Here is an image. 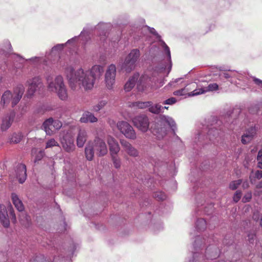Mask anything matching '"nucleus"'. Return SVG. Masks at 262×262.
Instances as JSON below:
<instances>
[{"mask_svg":"<svg viewBox=\"0 0 262 262\" xmlns=\"http://www.w3.org/2000/svg\"><path fill=\"white\" fill-rule=\"evenodd\" d=\"M103 67L100 65H94L90 70H84L79 68L75 70L71 66L66 68L64 73L70 88L76 90L82 86L84 90H92L95 82L99 80L103 73Z\"/></svg>","mask_w":262,"mask_h":262,"instance_id":"obj_1","label":"nucleus"},{"mask_svg":"<svg viewBox=\"0 0 262 262\" xmlns=\"http://www.w3.org/2000/svg\"><path fill=\"white\" fill-rule=\"evenodd\" d=\"M139 73H135L129 77L124 85V90L126 92H129L135 86L137 82V88L139 91L148 92L150 90H156L163 85L161 83L160 85H157L155 78L149 77L147 74H144L139 78Z\"/></svg>","mask_w":262,"mask_h":262,"instance_id":"obj_2","label":"nucleus"},{"mask_svg":"<svg viewBox=\"0 0 262 262\" xmlns=\"http://www.w3.org/2000/svg\"><path fill=\"white\" fill-rule=\"evenodd\" d=\"M165 124L169 125L173 132L177 128L176 124L172 118L165 115L161 116L151 126L152 133L158 139H162L167 134Z\"/></svg>","mask_w":262,"mask_h":262,"instance_id":"obj_3","label":"nucleus"},{"mask_svg":"<svg viewBox=\"0 0 262 262\" xmlns=\"http://www.w3.org/2000/svg\"><path fill=\"white\" fill-rule=\"evenodd\" d=\"M46 79L48 88L50 91L56 93L61 100H67V90L63 82V77L61 75L57 76L54 80H52L50 76H48Z\"/></svg>","mask_w":262,"mask_h":262,"instance_id":"obj_4","label":"nucleus"},{"mask_svg":"<svg viewBox=\"0 0 262 262\" xmlns=\"http://www.w3.org/2000/svg\"><path fill=\"white\" fill-rule=\"evenodd\" d=\"M140 52L138 49L130 51L126 56L121 65V69L126 73H129L134 70L136 66V62L140 56Z\"/></svg>","mask_w":262,"mask_h":262,"instance_id":"obj_5","label":"nucleus"},{"mask_svg":"<svg viewBox=\"0 0 262 262\" xmlns=\"http://www.w3.org/2000/svg\"><path fill=\"white\" fill-rule=\"evenodd\" d=\"M221 129H219L216 126H213L210 128L207 133V136L206 139L204 137V134L202 133H199L195 138V140L198 139V141L195 140V142H199L202 144H207L208 142L206 140H208L213 143L217 142L219 140Z\"/></svg>","mask_w":262,"mask_h":262,"instance_id":"obj_6","label":"nucleus"},{"mask_svg":"<svg viewBox=\"0 0 262 262\" xmlns=\"http://www.w3.org/2000/svg\"><path fill=\"white\" fill-rule=\"evenodd\" d=\"M161 46H162L164 51L166 54L163 60L161 62L160 64L156 67V70L158 72H162L164 70L167 69V74H168L172 67V62L171 60V54L169 47L164 42H161Z\"/></svg>","mask_w":262,"mask_h":262,"instance_id":"obj_7","label":"nucleus"},{"mask_svg":"<svg viewBox=\"0 0 262 262\" xmlns=\"http://www.w3.org/2000/svg\"><path fill=\"white\" fill-rule=\"evenodd\" d=\"M116 76V67L111 64L106 69L104 75V82L108 90H112L115 83Z\"/></svg>","mask_w":262,"mask_h":262,"instance_id":"obj_8","label":"nucleus"},{"mask_svg":"<svg viewBox=\"0 0 262 262\" xmlns=\"http://www.w3.org/2000/svg\"><path fill=\"white\" fill-rule=\"evenodd\" d=\"M79 37L83 41V43H85L86 42H87L88 39L90 38L89 31L86 29H83V31L81 32L79 36H75L72 38L68 40L66 43L57 44V45L53 47L52 49V53H54L55 51H59L62 50L66 45L70 43H75Z\"/></svg>","mask_w":262,"mask_h":262,"instance_id":"obj_9","label":"nucleus"},{"mask_svg":"<svg viewBox=\"0 0 262 262\" xmlns=\"http://www.w3.org/2000/svg\"><path fill=\"white\" fill-rule=\"evenodd\" d=\"M8 211H9L12 219L15 220L16 216L12 205L11 204H9L7 209L5 205H0V221L5 227H8L10 225Z\"/></svg>","mask_w":262,"mask_h":262,"instance_id":"obj_10","label":"nucleus"},{"mask_svg":"<svg viewBox=\"0 0 262 262\" xmlns=\"http://www.w3.org/2000/svg\"><path fill=\"white\" fill-rule=\"evenodd\" d=\"M60 142L63 149L68 152H72L75 149L74 138L69 132H63L60 135Z\"/></svg>","mask_w":262,"mask_h":262,"instance_id":"obj_11","label":"nucleus"},{"mask_svg":"<svg viewBox=\"0 0 262 262\" xmlns=\"http://www.w3.org/2000/svg\"><path fill=\"white\" fill-rule=\"evenodd\" d=\"M117 127L126 138L132 140L136 138L135 131L128 122L124 121H119L117 123Z\"/></svg>","mask_w":262,"mask_h":262,"instance_id":"obj_12","label":"nucleus"},{"mask_svg":"<svg viewBox=\"0 0 262 262\" xmlns=\"http://www.w3.org/2000/svg\"><path fill=\"white\" fill-rule=\"evenodd\" d=\"M26 86L28 87L27 95L32 96L42 86L41 79L39 76H34L28 79L26 81Z\"/></svg>","mask_w":262,"mask_h":262,"instance_id":"obj_13","label":"nucleus"},{"mask_svg":"<svg viewBox=\"0 0 262 262\" xmlns=\"http://www.w3.org/2000/svg\"><path fill=\"white\" fill-rule=\"evenodd\" d=\"M50 125L53 126L54 129L58 130L62 126V123L58 120H53L52 118H50L45 121L42 127L48 135H52L54 132V130L50 127Z\"/></svg>","mask_w":262,"mask_h":262,"instance_id":"obj_14","label":"nucleus"},{"mask_svg":"<svg viewBox=\"0 0 262 262\" xmlns=\"http://www.w3.org/2000/svg\"><path fill=\"white\" fill-rule=\"evenodd\" d=\"M134 125L143 132L147 130L149 127V120L145 115H140L135 117L132 120Z\"/></svg>","mask_w":262,"mask_h":262,"instance_id":"obj_15","label":"nucleus"},{"mask_svg":"<svg viewBox=\"0 0 262 262\" xmlns=\"http://www.w3.org/2000/svg\"><path fill=\"white\" fill-rule=\"evenodd\" d=\"M219 89V85L216 83H211L206 86L196 88L192 92L188 94V97H192L206 93L208 92L217 91Z\"/></svg>","mask_w":262,"mask_h":262,"instance_id":"obj_16","label":"nucleus"},{"mask_svg":"<svg viewBox=\"0 0 262 262\" xmlns=\"http://www.w3.org/2000/svg\"><path fill=\"white\" fill-rule=\"evenodd\" d=\"M96 154L99 156H103L106 155L107 152V148L105 142L99 138H96L94 142H91Z\"/></svg>","mask_w":262,"mask_h":262,"instance_id":"obj_17","label":"nucleus"},{"mask_svg":"<svg viewBox=\"0 0 262 262\" xmlns=\"http://www.w3.org/2000/svg\"><path fill=\"white\" fill-rule=\"evenodd\" d=\"M25 91L23 84H18L14 90L12 97V106L14 107L20 100Z\"/></svg>","mask_w":262,"mask_h":262,"instance_id":"obj_18","label":"nucleus"},{"mask_svg":"<svg viewBox=\"0 0 262 262\" xmlns=\"http://www.w3.org/2000/svg\"><path fill=\"white\" fill-rule=\"evenodd\" d=\"M106 140L109 146L111 155H117L120 150V146L117 140L111 136L107 137Z\"/></svg>","mask_w":262,"mask_h":262,"instance_id":"obj_19","label":"nucleus"},{"mask_svg":"<svg viewBox=\"0 0 262 262\" xmlns=\"http://www.w3.org/2000/svg\"><path fill=\"white\" fill-rule=\"evenodd\" d=\"M26 166L24 164H19L17 165L16 169V177L20 183H23L27 178Z\"/></svg>","mask_w":262,"mask_h":262,"instance_id":"obj_20","label":"nucleus"},{"mask_svg":"<svg viewBox=\"0 0 262 262\" xmlns=\"http://www.w3.org/2000/svg\"><path fill=\"white\" fill-rule=\"evenodd\" d=\"M120 143L124 150L128 155L135 157L138 156L139 152L138 150L128 142L122 140L120 141Z\"/></svg>","mask_w":262,"mask_h":262,"instance_id":"obj_21","label":"nucleus"},{"mask_svg":"<svg viewBox=\"0 0 262 262\" xmlns=\"http://www.w3.org/2000/svg\"><path fill=\"white\" fill-rule=\"evenodd\" d=\"M15 117V113L11 112L7 115L2 120L1 129L3 131L7 130L11 125Z\"/></svg>","mask_w":262,"mask_h":262,"instance_id":"obj_22","label":"nucleus"},{"mask_svg":"<svg viewBox=\"0 0 262 262\" xmlns=\"http://www.w3.org/2000/svg\"><path fill=\"white\" fill-rule=\"evenodd\" d=\"M256 129L255 126H252L248 128L243 135L242 142L243 144L249 143L256 134Z\"/></svg>","mask_w":262,"mask_h":262,"instance_id":"obj_23","label":"nucleus"},{"mask_svg":"<svg viewBox=\"0 0 262 262\" xmlns=\"http://www.w3.org/2000/svg\"><path fill=\"white\" fill-rule=\"evenodd\" d=\"M87 132L84 128H79L77 137V145L82 147L87 140Z\"/></svg>","mask_w":262,"mask_h":262,"instance_id":"obj_24","label":"nucleus"},{"mask_svg":"<svg viewBox=\"0 0 262 262\" xmlns=\"http://www.w3.org/2000/svg\"><path fill=\"white\" fill-rule=\"evenodd\" d=\"M98 121V119L90 112H84L80 119L81 123H95Z\"/></svg>","mask_w":262,"mask_h":262,"instance_id":"obj_25","label":"nucleus"},{"mask_svg":"<svg viewBox=\"0 0 262 262\" xmlns=\"http://www.w3.org/2000/svg\"><path fill=\"white\" fill-rule=\"evenodd\" d=\"M11 199L13 204L15 206L16 209L19 211L22 212L24 210V206L21 201L19 199L18 195L15 193L11 194Z\"/></svg>","mask_w":262,"mask_h":262,"instance_id":"obj_26","label":"nucleus"},{"mask_svg":"<svg viewBox=\"0 0 262 262\" xmlns=\"http://www.w3.org/2000/svg\"><path fill=\"white\" fill-rule=\"evenodd\" d=\"M151 105V101H146V102H141V101H137L132 103L129 105V107L133 108H140V109H144L146 108H148Z\"/></svg>","mask_w":262,"mask_h":262,"instance_id":"obj_27","label":"nucleus"},{"mask_svg":"<svg viewBox=\"0 0 262 262\" xmlns=\"http://www.w3.org/2000/svg\"><path fill=\"white\" fill-rule=\"evenodd\" d=\"M94 146L91 142H89L85 148V155L87 160H92L94 157Z\"/></svg>","mask_w":262,"mask_h":262,"instance_id":"obj_28","label":"nucleus"},{"mask_svg":"<svg viewBox=\"0 0 262 262\" xmlns=\"http://www.w3.org/2000/svg\"><path fill=\"white\" fill-rule=\"evenodd\" d=\"M12 97V94L10 91H6L2 95L1 98V104L5 105L8 104L10 102V99Z\"/></svg>","mask_w":262,"mask_h":262,"instance_id":"obj_29","label":"nucleus"},{"mask_svg":"<svg viewBox=\"0 0 262 262\" xmlns=\"http://www.w3.org/2000/svg\"><path fill=\"white\" fill-rule=\"evenodd\" d=\"M17 58H18V61L21 63H24L26 61H30L33 63H38L41 62L43 60L42 57H36V56L31 58L28 59H25V58H24L22 57H20L19 56H18Z\"/></svg>","mask_w":262,"mask_h":262,"instance_id":"obj_30","label":"nucleus"},{"mask_svg":"<svg viewBox=\"0 0 262 262\" xmlns=\"http://www.w3.org/2000/svg\"><path fill=\"white\" fill-rule=\"evenodd\" d=\"M210 250H211V248H207L205 251V257L207 259H215L218 257V253L217 252V250L215 249L213 251L210 252Z\"/></svg>","mask_w":262,"mask_h":262,"instance_id":"obj_31","label":"nucleus"},{"mask_svg":"<svg viewBox=\"0 0 262 262\" xmlns=\"http://www.w3.org/2000/svg\"><path fill=\"white\" fill-rule=\"evenodd\" d=\"M107 104V101L104 100L99 101L98 103L92 106V111L98 112L102 110Z\"/></svg>","mask_w":262,"mask_h":262,"instance_id":"obj_32","label":"nucleus"},{"mask_svg":"<svg viewBox=\"0 0 262 262\" xmlns=\"http://www.w3.org/2000/svg\"><path fill=\"white\" fill-rule=\"evenodd\" d=\"M149 111L154 114H159L163 112V106L159 104H151L149 107Z\"/></svg>","mask_w":262,"mask_h":262,"instance_id":"obj_33","label":"nucleus"},{"mask_svg":"<svg viewBox=\"0 0 262 262\" xmlns=\"http://www.w3.org/2000/svg\"><path fill=\"white\" fill-rule=\"evenodd\" d=\"M206 222L203 219H199L196 222V228L200 231H204L206 228Z\"/></svg>","mask_w":262,"mask_h":262,"instance_id":"obj_34","label":"nucleus"},{"mask_svg":"<svg viewBox=\"0 0 262 262\" xmlns=\"http://www.w3.org/2000/svg\"><path fill=\"white\" fill-rule=\"evenodd\" d=\"M34 162H37V161H40L44 156L45 152L43 150H39L37 152V150L36 148H34L32 150V155H34L36 154Z\"/></svg>","mask_w":262,"mask_h":262,"instance_id":"obj_35","label":"nucleus"},{"mask_svg":"<svg viewBox=\"0 0 262 262\" xmlns=\"http://www.w3.org/2000/svg\"><path fill=\"white\" fill-rule=\"evenodd\" d=\"M232 76L230 75V72L229 71L221 72L219 74V78L220 80L223 82L225 81L226 79H231Z\"/></svg>","mask_w":262,"mask_h":262,"instance_id":"obj_36","label":"nucleus"},{"mask_svg":"<svg viewBox=\"0 0 262 262\" xmlns=\"http://www.w3.org/2000/svg\"><path fill=\"white\" fill-rule=\"evenodd\" d=\"M204 259V256L197 251L193 252V259L190 262H201Z\"/></svg>","mask_w":262,"mask_h":262,"instance_id":"obj_37","label":"nucleus"},{"mask_svg":"<svg viewBox=\"0 0 262 262\" xmlns=\"http://www.w3.org/2000/svg\"><path fill=\"white\" fill-rule=\"evenodd\" d=\"M230 72V75L232 76L231 79L229 80V81L231 83H233L234 82L232 80V78H235L237 79L241 80L242 77V75L236 71L229 70Z\"/></svg>","mask_w":262,"mask_h":262,"instance_id":"obj_38","label":"nucleus"},{"mask_svg":"<svg viewBox=\"0 0 262 262\" xmlns=\"http://www.w3.org/2000/svg\"><path fill=\"white\" fill-rule=\"evenodd\" d=\"M115 168H119L121 166V161L117 155L111 156Z\"/></svg>","mask_w":262,"mask_h":262,"instance_id":"obj_39","label":"nucleus"},{"mask_svg":"<svg viewBox=\"0 0 262 262\" xmlns=\"http://www.w3.org/2000/svg\"><path fill=\"white\" fill-rule=\"evenodd\" d=\"M242 183V180L239 179L233 181L230 183L229 188L232 190H235Z\"/></svg>","mask_w":262,"mask_h":262,"instance_id":"obj_40","label":"nucleus"},{"mask_svg":"<svg viewBox=\"0 0 262 262\" xmlns=\"http://www.w3.org/2000/svg\"><path fill=\"white\" fill-rule=\"evenodd\" d=\"M154 197L157 200L163 201L166 199L167 196L166 195L164 192L162 191H158L155 193Z\"/></svg>","mask_w":262,"mask_h":262,"instance_id":"obj_41","label":"nucleus"},{"mask_svg":"<svg viewBox=\"0 0 262 262\" xmlns=\"http://www.w3.org/2000/svg\"><path fill=\"white\" fill-rule=\"evenodd\" d=\"M203 244V242L202 241L201 237L199 236L196 237V239L194 242V244L193 245L194 248L195 250L197 251V248H200L201 246Z\"/></svg>","mask_w":262,"mask_h":262,"instance_id":"obj_42","label":"nucleus"},{"mask_svg":"<svg viewBox=\"0 0 262 262\" xmlns=\"http://www.w3.org/2000/svg\"><path fill=\"white\" fill-rule=\"evenodd\" d=\"M59 144L54 139L49 140L46 143V148H51L53 146H58Z\"/></svg>","mask_w":262,"mask_h":262,"instance_id":"obj_43","label":"nucleus"},{"mask_svg":"<svg viewBox=\"0 0 262 262\" xmlns=\"http://www.w3.org/2000/svg\"><path fill=\"white\" fill-rule=\"evenodd\" d=\"M21 140V136L19 134H13L11 139V142L14 143H17L20 142Z\"/></svg>","mask_w":262,"mask_h":262,"instance_id":"obj_44","label":"nucleus"},{"mask_svg":"<svg viewBox=\"0 0 262 262\" xmlns=\"http://www.w3.org/2000/svg\"><path fill=\"white\" fill-rule=\"evenodd\" d=\"M186 90L185 88L181 89L180 90L176 91L173 92V95L176 96H184L186 95ZM189 93H187L186 95H188V94Z\"/></svg>","mask_w":262,"mask_h":262,"instance_id":"obj_45","label":"nucleus"},{"mask_svg":"<svg viewBox=\"0 0 262 262\" xmlns=\"http://www.w3.org/2000/svg\"><path fill=\"white\" fill-rule=\"evenodd\" d=\"M241 196L242 192L239 190L236 191L233 198L234 202H235V203L238 202L241 199Z\"/></svg>","mask_w":262,"mask_h":262,"instance_id":"obj_46","label":"nucleus"},{"mask_svg":"<svg viewBox=\"0 0 262 262\" xmlns=\"http://www.w3.org/2000/svg\"><path fill=\"white\" fill-rule=\"evenodd\" d=\"M252 198V193L251 192L246 193L243 198L242 201L244 203L248 202L250 201Z\"/></svg>","mask_w":262,"mask_h":262,"instance_id":"obj_47","label":"nucleus"},{"mask_svg":"<svg viewBox=\"0 0 262 262\" xmlns=\"http://www.w3.org/2000/svg\"><path fill=\"white\" fill-rule=\"evenodd\" d=\"M177 100L175 98L171 97L164 101L163 104H173L176 102Z\"/></svg>","mask_w":262,"mask_h":262,"instance_id":"obj_48","label":"nucleus"},{"mask_svg":"<svg viewBox=\"0 0 262 262\" xmlns=\"http://www.w3.org/2000/svg\"><path fill=\"white\" fill-rule=\"evenodd\" d=\"M255 235L254 233H250L248 234V240L250 243H253L254 241Z\"/></svg>","mask_w":262,"mask_h":262,"instance_id":"obj_49","label":"nucleus"},{"mask_svg":"<svg viewBox=\"0 0 262 262\" xmlns=\"http://www.w3.org/2000/svg\"><path fill=\"white\" fill-rule=\"evenodd\" d=\"M262 178V171L257 170L254 173V178L260 179Z\"/></svg>","mask_w":262,"mask_h":262,"instance_id":"obj_50","label":"nucleus"},{"mask_svg":"<svg viewBox=\"0 0 262 262\" xmlns=\"http://www.w3.org/2000/svg\"><path fill=\"white\" fill-rule=\"evenodd\" d=\"M253 81L256 84H257L260 88H262V80L257 78L254 77Z\"/></svg>","mask_w":262,"mask_h":262,"instance_id":"obj_51","label":"nucleus"},{"mask_svg":"<svg viewBox=\"0 0 262 262\" xmlns=\"http://www.w3.org/2000/svg\"><path fill=\"white\" fill-rule=\"evenodd\" d=\"M106 24L104 23H100L99 24L97 27V29H104L106 27Z\"/></svg>","mask_w":262,"mask_h":262,"instance_id":"obj_52","label":"nucleus"},{"mask_svg":"<svg viewBox=\"0 0 262 262\" xmlns=\"http://www.w3.org/2000/svg\"><path fill=\"white\" fill-rule=\"evenodd\" d=\"M242 187L244 189H247L249 186V183L247 180H245L244 181H242Z\"/></svg>","mask_w":262,"mask_h":262,"instance_id":"obj_53","label":"nucleus"},{"mask_svg":"<svg viewBox=\"0 0 262 262\" xmlns=\"http://www.w3.org/2000/svg\"><path fill=\"white\" fill-rule=\"evenodd\" d=\"M259 215L258 212H254L253 215V219L254 220L257 221L259 220Z\"/></svg>","mask_w":262,"mask_h":262,"instance_id":"obj_54","label":"nucleus"},{"mask_svg":"<svg viewBox=\"0 0 262 262\" xmlns=\"http://www.w3.org/2000/svg\"><path fill=\"white\" fill-rule=\"evenodd\" d=\"M146 28H147V29L149 31V32L151 33H152L155 35H158V33H157L156 31L155 30V29L154 28H150L148 27H146Z\"/></svg>","mask_w":262,"mask_h":262,"instance_id":"obj_55","label":"nucleus"},{"mask_svg":"<svg viewBox=\"0 0 262 262\" xmlns=\"http://www.w3.org/2000/svg\"><path fill=\"white\" fill-rule=\"evenodd\" d=\"M257 159V161H262V149L258 151Z\"/></svg>","mask_w":262,"mask_h":262,"instance_id":"obj_56","label":"nucleus"},{"mask_svg":"<svg viewBox=\"0 0 262 262\" xmlns=\"http://www.w3.org/2000/svg\"><path fill=\"white\" fill-rule=\"evenodd\" d=\"M6 43V48L7 49H10L11 48V45L9 41L6 40L5 41Z\"/></svg>","mask_w":262,"mask_h":262,"instance_id":"obj_57","label":"nucleus"},{"mask_svg":"<svg viewBox=\"0 0 262 262\" xmlns=\"http://www.w3.org/2000/svg\"><path fill=\"white\" fill-rule=\"evenodd\" d=\"M180 79L181 78L176 79L174 81H172L170 82H169V84L171 86L174 85V84L178 82Z\"/></svg>","mask_w":262,"mask_h":262,"instance_id":"obj_58","label":"nucleus"},{"mask_svg":"<svg viewBox=\"0 0 262 262\" xmlns=\"http://www.w3.org/2000/svg\"><path fill=\"white\" fill-rule=\"evenodd\" d=\"M102 33V34H100V35L101 36V39H102L103 41H104L105 39V38H106V32H104L103 31Z\"/></svg>","mask_w":262,"mask_h":262,"instance_id":"obj_59","label":"nucleus"},{"mask_svg":"<svg viewBox=\"0 0 262 262\" xmlns=\"http://www.w3.org/2000/svg\"><path fill=\"white\" fill-rule=\"evenodd\" d=\"M256 188H262V180L259 182L256 185Z\"/></svg>","mask_w":262,"mask_h":262,"instance_id":"obj_60","label":"nucleus"},{"mask_svg":"<svg viewBox=\"0 0 262 262\" xmlns=\"http://www.w3.org/2000/svg\"><path fill=\"white\" fill-rule=\"evenodd\" d=\"M258 164H257V166L262 169V161H258Z\"/></svg>","mask_w":262,"mask_h":262,"instance_id":"obj_61","label":"nucleus"},{"mask_svg":"<svg viewBox=\"0 0 262 262\" xmlns=\"http://www.w3.org/2000/svg\"><path fill=\"white\" fill-rule=\"evenodd\" d=\"M250 178L251 183L252 184H255V180L253 178H252L251 176L250 177Z\"/></svg>","mask_w":262,"mask_h":262,"instance_id":"obj_62","label":"nucleus"},{"mask_svg":"<svg viewBox=\"0 0 262 262\" xmlns=\"http://www.w3.org/2000/svg\"><path fill=\"white\" fill-rule=\"evenodd\" d=\"M260 225L261 227H262V217L260 219Z\"/></svg>","mask_w":262,"mask_h":262,"instance_id":"obj_63","label":"nucleus"},{"mask_svg":"<svg viewBox=\"0 0 262 262\" xmlns=\"http://www.w3.org/2000/svg\"><path fill=\"white\" fill-rule=\"evenodd\" d=\"M168 107L164 106V107H163V110H164V109H168Z\"/></svg>","mask_w":262,"mask_h":262,"instance_id":"obj_64","label":"nucleus"}]
</instances>
